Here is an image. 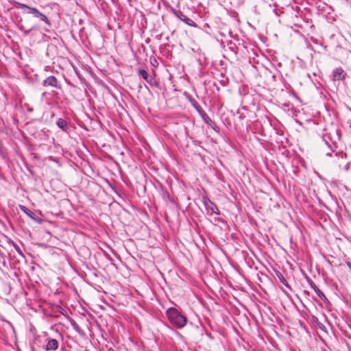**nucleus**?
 Returning a JSON list of instances; mask_svg holds the SVG:
<instances>
[{
    "mask_svg": "<svg viewBox=\"0 0 351 351\" xmlns=\"http://www.w3.org/2000/svg\"><path fill=\"white\" fill-rule=\"evenodd\" d=\"M60 312L62 315H64V312H65V311L64 310V308H60Z\"/></svg>",
    "mask_w": 351,
    "mask_h": 351,
    "instance_id": "nucleus-22",
    "label": "nucleus"
},
{
    "mask_svg": "<svg viewBox=\"0 0 351 351\" xmlns=\"http://www.w3.org/2000/svg\"><path fill=\"white\" fill-rule=\"evenodd\" d=\"M204 204L206 210L209 215L215 214L217 215H220V211L217 206L210 199H207L204 201Z\"/></svg>",
    "mask_w": 351,
    "mask_h": 351,
    "instance_id": "nucleus-5",
    "label": "nucleus"
},
{
    "mask_svg": "<svg viewBox=\"0 0 351 351\" xmlns=\"http://www.w3.org/2000/svg\"><path fill=\"white\" fill-rule=\"evenodd\" d=\"M19 29L24 33L25 35H28L32 30L36 29V25H32L31 27L27 29L23 25L19 24Z\"/></svg>",
    "mask_w": 351,
    "mask_h": 351,
    "instance_id": "nucleus-12",
    "label": "nucleus"
},
{
    "mask_svg": "<svg viewBox=\"0 0 351 351\" xmlns=\"http://www.w3.org/2000/svg\"><path fill=\"white\" fill-rule=\"evenodd\" d=\"M56 124L61 130H62L64 132H66L68 130V123L66 120L62 118H59L57 121Z\"/></svg>",
    "mask_w": 351,
    "mask_h": 351,
    "instance_id": "nucleus-9",
    "label": "nucleus"
},
{
    "mask_svg": "<svg viewBox=\"0 0 351 351\" xmlns=\"http://www.w3.org/2000/svg\"><path fill=\"white\" fill-rule=\"evenodd\" d=\"M193 106L198 112L199 114H200L201 111H204L196 101L194 104H193Z\"/></svg>",
    "mask_w": 351,
    "mask_h": 351,
    "instance_id": "nucleus-18",
    "label": "nucleus"
},
{
    "mask_svg": "<svg viewBox=\"0 0 351 351\" xmlns=\"http://www.w3.org/2000/svg\"><path fill=\"white\" fill-rule=\"evenodd\" d=\"M209 126H210L211 128L215 130V128H217V125H214L213 124H211V125H208Z\"/></svg>",
    "mask_w": 351,
    "mask_h": 351,
    "instance_id": "nucleus-21",
    "label": "nucleus"
},
{
    "mask_svg": "<svg viewBox=\"0 0 351 351\" xmlns=\"http://www.w3.org/2000/svg\"><path fill=\"white\" fill-rule=\"evenodd\" d=\"M322 139L325 142V144L327 145V147L331 150V152H334V150H332V149L331 145L329 143V142L328 141V139H330V138L328 136H327L326 135H324L322 136Z\"/></svg>",
    "mask_w": 351,
    "mask_h": 351,
    "instance_id": "nucleus-17",
    "label": "nucleus"
},
{
    "mask_svg": "<svg viewBox=\"0 0 351 351\" xmlns=\"http://www.w3.org/2000/svg\"><path fill=\"white\" fill-rule=\"evenodd\" d=\"M173 14L178 18L180 21L184 22L185 24L191 26V27H196V23L191 19L184 15L181 11H176L174 9H171Z\"/></svg>",
    "mask_w": 351,
    "mask_h": 351,
    "instance_id": "nucleus-4",
    "label": "nucleus"
},
{
    "mask_svg": "<svg viewBox=\"0 0 351 351\" xmlns=\"http://www.w3.org/2000/svg\"><path fill=\"white\" fill-rule=\"evenodd\" d=\"M45 339L46 345L44 347L45 351H56L59 348V340H62L63 337L60 332L58 330L56 332L54 337L47 336Z\"/></svg>",
    "mask_w": 351,
    "mask_h": 351,
    "instance_id": "nucleus-3",
    "label": "nucleus"
},
{
    "mask_svg": "<svg viewBox=\"0 0 351 351\" xmlns=\"http://www.w3.org/2000/svg\"><path fill=\"white\" fill-rule=\"evenodd\" d=\"M217 220L218 221H222V220H221V219H219V218L217 219Z\"/></svg>",
    "mask_w": 351,
    "mask_h": 351,
    "instance_id": "nucleus-24",
    "label": "nucleus"
},
{
    "mask_svg": "<svg viewBox=\"0 0 351 351\" xmlns=\"http://www.w3.org/2000/svg\"><path fill=\"white\" fill-rule=\"evenodd\" d=\"M346 75V73L341 67H338L333 70L332 79L334 81H339L341 80H344Z\"/></svg>",
    "mask_w": 351,
    "mask_h": 351,
    "instance_id": "nucleus-8",
    "label": "nucleus"
},
{
    "mask_svg": "<svg viewBox=\"0 0 351 351\" xmlns=\"http://www.w3.org/2000/svg\"><path fill=\"white\" fill-rule=\"evenodd\" d=\"M10 243L14 247V248L15 249V250L17 252V253L21 255V256L24 257V254L21 250V249L20 248V247L16 243H14V241H10Z\"/></svg>",
    "mask_w": 351,
    "mask_h": 351,
    "instance_id": "nucleus-14",
    "label": "nucleus"
},
{
    "mask_svg": "<svg viewBox=\"0 0 351 351\" xmlns=\"http://www.w3.org/2000/svg\"><path fill=\"white\" fill-rule=\"evenodd\" d=\"M308 284H309L311 288H312L314 290V291L316 293L317 296L322 300H323L326 304H330V301L328 300V298L326 297V295L324 294V293L317 287V285L314 283V282L311 279H308Z\"/></svg>",
    "mask_w": 351,
    "mask_h": 351,
    "instance_id": "nucleus-6",
    "label": "nucleus"
},
{
    "mask_svg": "<svg viewBox=\"0 0 351 351\" xmlns=\"http://www.w3.org/2000/svg\"><path fill=\"white\" fill-rule=\"evenodd\" d=\"M20 208L21 210L24 212L27 216H29V217H31L32 219H34V221H37L36 219L35 218L34 215L35 214L31 210H29V208H27V207H25V206H20Z\"/></svg>",
    "mask_w": 351,
    "mask_h": 351,
    "instance_id": "nucleus-11",
    "label": "nucleus"
},
{
    "mask_svg": "<svg viewBox=\"0 0 351 351\" xmlns=\"http://www.w3.org/2000/svg\"><path fill=\"white\" fill-rule=\"evenodd\" d=\"M166 315L169 322L177 328H182L187 323V318L176 308H169Z\"/></svg>",
    "mask_w": 351,
    "mask_h": 351,
    "instance_id": "nucleus-2",
    "label": "nucleus"
},
{
    "mask_svg": "<svg viewBox=\"0 0 351 351\" xmlns=\"http://www.w3.org/2000/svg\"><path fill=\"white\" fill-rule=\"evenodd\" d=\"M326 155L328 156H332L331 152H327L326 154Z\"/></svg>",
    "mask_w": 351,
    "mask_h": 351,
    "instance_id": "nucleus-23",
    "label": "nucleus"
},
{
    "mask_svg": "<svg viewBox=\"0 0 351 351\" xmlns=\"http://www.w3.org/2000/svg\"><path fill=\"white\" fill-rule=\"evenodd\" d=\"M200 117H202V119L204 120V121L207 124V125H211V124H213L214 125H215V123L212 121V119L208 116V114H206V112L205 111H201L200 112Z\"/></svg>",
    "mask_w": 351,
    "mask_h": 351,
    "instance_id": "nucleus-10",
    "label": "nucleus"
},
{
    "mask_svg": "<svg viewBox=\"0 0 351 351\" xmlns=\"http://www.w3.org/2000/svg\"><path fill=\"white\" fill-rule=\"evenodd\" d=\"M165 195H167V197L169 199V201H171V202L173 201V199L170 197V195L167 192H165Z\"/></svg>",
    "mask_w": 351,
    "mask_h": 351,
    "instance_id": "nucleus-19",
    "label": "nucleus"
},
{
    "mask_svg": "<svg viewBox=\"0 0 351 351\" xmlns=\"http://www.w3.org/2000/svg\"><path fill=\"white\" fill-rule=\"evenodd\" d=\"M276 275H277L279 280L280 281V282L282 283L287 288L291 289V287L289 285V283L287 282V281L285 279V278L284 277V276L280 272L277 273Z\"/></svg>",
    "mask_w": 351,
    "mask_h": 351,
    "instance_id": "nucleus-13",
    "label": "nucleus"
},
{
    "mask_svg": "<svg viewBox=\"0 0 351 351\" xmlns=\"http://www.w3.org/2000/svg\"><path fill=\"white\" fill-rule=\"evenodd\" d=\"M138 75L141 76L145 80H147L149 75L145 69H139L138 71Z\"/></svg>",
    "mask_w": 351,
    "mask_h": 351,
    "instance_id": "nucleus-15",
    "label": "nucleus"
},
{
    "mask_svg": "<svg viewBox=\"0 0 351 351\" xmlns=\"http://www.w3.org/2000/svg\"><path fill=\"white\" fill-rule=\"evenodd\" d=\"M146 82L151 86H157L158 83L156 82V80L153 77H148L147 80H146Z\"/></svg>",
    "mask_w": 351,
    "mask_h": 351,
    "instance_id": "nucleus-16",
    "label": "nucleus"
},
{
    "mask_svg": "<svg viewBox=\"0 0 351 351\" xmlns=\"http://www.w3.org/2000/svg\"><path fill=\"white\" fill-rule=\"evenodd\" d=\"M209 126H210L211 128L215 130V128H217V125H214L213 124H211V125H208Z\"/></svg>",
    "mask_w": 351,
    "mask_h": 351,
    "instance_id": "nucleus-20",
    "label": "nucleus"
},
{
    "mask_svg": "<svg viewBox=\"0 0 351 351\" xmlns=\"http://www.w3.org/2000/svg\"><path fill=\"white\" fill-rule=\"evenodd\" d=\"M14 7L22 10L23 14H32L34 17L40 19L49 26L51 25V22L49 18L43 12H40L36 8L29 6L25 3L12 1L10 2Z\"/></svg>",
    "mask_w": 351,
    "mask_h": 351,
    "instance_id": "nucleus-1",
    "label": "nucleus"
},
{
    "mask_svg": "<svg viewBox=\"0 0 351 351\" xmlns=\"http://www.w3.org/2000/svg\"><path fill=\"white\" fill-rule=\"evenodd\" d=\"M43 85L44 86H51L58 89L61 88V85L58 82V79L53 76L51 75L47 77L43 82Z\"/></svg>",
    "mask_w": 351,
    "mask_h": 351,
    "instance_id": "nucleus-7",
    "label": "nucleus"
}]
</instances>
